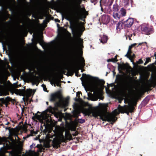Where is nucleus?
Segmentation results:
<instances>
[{
	"mask_svg": "<svg viewBox=\"0 0 156 156\" xmlns=\"http://www.w3.org/2000/svg\"><path fill=\"white\" fill-rule=\"evenodd\" d=\"M66 109H64V111L65 112L66 111Z\"/></svg>",
	"mask_w": 156,
	"mask_h": 156,
	"instance_id": "a18cd8bd",
	"label": "nucleus"
},
{
	"mask_svg": "<svg viewBox=\"0 0 156 156\" xmlns=\"http://www.w3.org/2000/svg\"><path fill=\"white\" fill-rule=\"evenodd\" d=\"M117 56L116 55V56H115L114 58H115L117 59Z\"/></svg>",
	"mask_w": 156,
	"mask_h": 156,
	"instance_id": "37998d69",
	"label": "nucleus"
},
{
	"mask_svg": "<svg viewBox=\"0 0 156 156\" xmlns=\"http://www.w3.org/2000/svg\"><path fill=\"white\" fill-rule=\"evenodd\" d=\"M77 66L80 68H83L85 65L84 63V60L83 58L80 57V62L77 64Z\"/></svg>",
	"mask_w": 156,
	"mask_h": 156,
	"instance_id": "1a4fd4ad",
	"label": "nucleus"
},
{
	"mask_svg": "<svg viewBox=\"0 0 156 156\" xmlns=\"http://www.w3.org/2000/svg\"><path fill=\"white\" fill-rule=\"evenodd\" d=\"M113 8L114 12H117L119 10V6L116 4L114 5Z\"/></svg>",
	"mask_w": 156,
	"mask_h": 156,
	"instance_id": "f3484780",
	"label": "nucleus"
},
{
	"mask_svg": "<svg viewBox=\"0 0 156 156\" xmlns=\"http://www.w3.org/2000/svg\"><path fill=\"white\" fill-rule=\"evenodd\" d=\"M20 2L21 4H24L26 3V0H20Z\"/></svg>",
	"mask_w": 156,
	"mask_h": 156,
	"instance_id": "c756f323",
	"label": "nucleus"
},
{
	"mask_svg": "<svg viewBox=\"0 0 156 156\" xmlns=\"http://www.w3.org/2000/svg\"><path fill=\"white\" fill-rule=\"evenodd\" d=\"M136 45V43H134L133 44H131L129 46L128 48V50H129V51H130V50L131 48H132V47L135 46Z\"/></svg>",
	"mask_w": 156,
	"mask_h": 156,
	"instance_id": "393cba45",
	"label": "nucleus"
},
{
	"mask_svg": "<svg viewBox=\"0 0 156 156\" xmlns=\"http://www.w3.org/2000/svg\"><path fill=\"white\" fill-rule=\"evenodd\" d=\"M102 20L105 23H107L109 22L110 19L108 16H105L102 17Z\"/></svg>",
	"mask_w": 156,
	"mask_h": 156,
	"instance_id": "4468645a",
	"label": "nucleus"
},
{
	"mask_svg": "<svg viewBox=\"0 0 156 156\" xmlns=\"http://www.w3.org/2000/svg\"><path fill=\"white\" fill-rule=\"evenodd\" d=\"M57 98L59 99V101L56 103L57 106L64 108L67 105L68 101V99L62 98L61 95L59 93H56L51 95V101H54Z\"/></svg>",
	"mask_w": 156,
	"mask_h": 156,
	"instance_id": "39448f33",
	"label": "nucleus"
},
{
	"mask_svg": "<svg viewBox=\"0 0 156 156\" xmlns=\"http://www.w3.org/2000/svg\"><path fill=\"white\" fill-rule=\"evenodd\" d=\"M78 122L80 123H83L85 122V120L81 119H79L78 121Z\"/></svg>",
	"mask_w": 156,
	"mask_h": 156,
	"instance_id": "a878e982",
	"label": "nucleus"
},
{
	"mask_svg": "<svg viewBox=\"0 0 156 156\" xmlns=\"http://www.w3.org/2000/svg\"><path fill=\"white\" fill-rule=\"evenodd\" d=\"M80 112L78 110H74L73 112V117L77 118L79 115Z\"/></svg>",
	"mask_w": 156,
	"mask_h": 156,
	"instance_id": "dca6fc26",
	"label": "nucleus"
},
{
	"mask_svg": "<svg viewBox=\"0 0 156 156\" xmlns=\"http://www.w3.org/2000/svg\"><path fill=\"white\" fill-rule=\"evenodd\" d=\"M14 87H18V86L16 85V84H15L14 85Z\"/></svg>",
	"mask_w": 156,
	"mask_h": 156,
	"instance_id": "ea45409f",
	"label": "nucleus"
},
{
	"mask_svg": "<svg viewBox=\"0 0 156 156\" xmlns=\"http://www.w3.org/2000/svg\"><path fill=\"white\" fill-rule=\"evenodd\" d=\"M83 40L82 39L78 38L77 41V46L79 49H81L83 48Z\"/></svg>",
	"mask_w": 156,
	"mask_h": 156,
	"instance_id": "9b49d317",
	"label": "nucleus"
},
{
	"mask_svg": "<svg viewBox=\"0 0 156 156\" xmlns=\"http://www.w3.org/2000/svg\"><path fill=\"white\" fill-rule=\"evenodd\" d=\"M118 68L120 70H126L127 72L130 68V67L127 64H118Z\"/></svg>",
	"mask_w": 156,
	"mask_h": 156,
	"instance_id": "0eeeda50",
	"label": "nucleus"
},
{
	"mask_svg": "<svg viewBox=\"0 0 156 156\" xmlns=\"http://www.w3.org/2000/svg\"><path fill=\"white\" fill-rule=\"evenodd\" d=\"M53 81L58 86H60L59 80L55 79H54L53 80Z\"/></svg>",
	"mask_w": 156,
	"mask_h": 156,
	"instance_id": "412c9836",
	"label": "nucleus"
},
{
	"mask_svg": "<svg viewBox=\"0 0 156 156\" xmlns=\"http://www.w3.org/2000/svg\"><path fill=\"white\" fill-rule=\"evenodd\" d=\"M64 130V128L63 127L59 126H55L54 131L56 136V144H58L60 142H63L66 139H70L71 136L68 130L65 131V136H64L63 133Z\"/></svg>",
	"mask_w": 156,
	"mask_h": 156,
	"instance_id": "7ed1b4c3",
	"label": "nucleus"
},
{
	"mask_svg": "<svg viewBox=\"0 0 156 156\" xmlns=\"http://www.w3.org/2000/svg\"><path fill=\"white\" fill-rule=\"evenodd\" d=\"M123 100V99H122L121 100H119V103H121V100Z\"/></svg>",
	"mask_w": 156,
	"mask_h": 156,
	"instance_id": "58836bf2",
	"label": "nucleus"
},
{
	"mask_svg": "<svg viewBox=\"0 0 156 156\" xmlns=\"http://www.w3.org/2000/svg\"><path fill=\"white\" fill-rule=\"evenodd\" d=\"M5 100L6 101H9L10 100V98L9 97H7L5 98Z\"/></svg>",
	"mask_w": 156,
	"mask_h": 156,
	"instance_id": "473e14b6",
	"label": "nucleus"
},
{
	"mask_svg": "<svg viewBox=\"0 0 156 156\" xmlns=\"http://www.w3.org/2000/svg\"><path fill=\"white\" fill-rule=\"evenodd\" d=\"M46 103L47 105H48V102H46Z\"/></svg>",
	"mask_w": 156,
	"mask_h": 156,
	"instance_id": "c03bdc74",
	"label": "nucleus"
},
{
	"mask_svg": "<svg viewBox=\"0 0 156 156\" xmlns=\"http://www.w3.org/2000/svg\"><path fill=\"white\" fill-rule=\"evenodd\" d=\"M134 56H135V55L134 54H133V55H131L130 54V60H131V62H132V61L131 60V59H132L134 57Z\"/></svg>",
	"mask_w": 156,
	"mask_h": 156,
	"instance_id": "2f4dec72",
	"label": "nucleus"
},
{
	"mask_svg": "<svg viewBox=\"0 0 156 156\" xmlns=\"http://www.w3.org/2000/svg\"><path fill=\"white\" fill-rule=\"evenodd\" d=\"M122 16H124L126 14V12L125 10L123 8H122L120 10Z\"/></svg>",
	"mask_w": 156,
	"mask_h": 156,
	"instance_id": "a211bd4d",
	"label": "nucleus"
},
{
	"mask_svg": "<svg viewBox=\"0 0 156 156\" xmlns=\"http://www.w3.org/2000/svg\"><path fill=\"white\" fill-rule=\"evenodd\" d=\"M143 62V61L141 60V59H140L139 60L137 61V63L138 64H142Z\"/></svg>",
	"mask_w": 156,
	"mask_h": 156,
	"instance_id": "c85d7f7f",
	"label": "nucleus"
},
{
	"mask_svg": "<svg viewBox=\"0 0 156 156\" xmlns=\"http://www.w3.org/2000/svg\"><path fill=\"white\" fill-rule=\"evenodd\" d=\"M133 23V18H130L126 20V25L128 27H130Z\"/></svg>",
	"mask_w": 156,
	"mask_h": 156,
	"instance_id": "f8f14e48",
	"label": "nucleus"
},
{
	"mask_svg": "<svg viewBox=\"0 0 156 156\" xmlns=\"http://www.w3.org/2000/svg\"><path fill=\"white\" fill-rule=\"evenodd\" d=\"M117 61L116 58H114L111 59H109L107 60L108 62H115Z\"/></svg>",
	"mask_w": 156,
	"mask_h": 156,
	"instance_id": "aec40b11",
	"label": "nucleus"
},
{
	"mask_svg": "<svg viewBox=\"0 0 156 156\" xmlns=\"http://www.w3.org/2000/svg\"><path fill=\"white\" fill-rule=\"evenodd\" d=\"M1 95H2V94H0V96H1Z\"/></svg>",
	"mask_w": 156,
	"mask_h": 156,
	"instance_id": "49530a36",
	"label": "nucleus"
},
{
	"mask_svg": "<svg viewBox=\"0 0 156 156\" xmlns=\"http://www.w3.org/2000/svg\"><path fill=\"white\" fill-rule=\"evenodd\" d=\"M30 0L31 1V0Z\"/></svg>",
	"mask_w": 156,
	"mask_h": 156,
	"instance_id": "603ef678",
	"label": "nucleus"
},
{
	"mask_svg": "<svg viewBox=\"0 0 156 156\" xmlns=\"http://www.w3.org/2000/svg\"><path fill=\"white\" fill-rule=\"evenodd\" d=\"M31 133H32V131H31Z\"/></svg>",
	"mask_w": 156,
	"mask_h": 156,
	"instance_id": "3c124183",
	"label": "nucleus"
},
{
	"mask_svg": "<svg viewBox=\"0 0 156 156\" xmlns=\"http://www.w3.org/2000/svg\"><path fill=\"white\" fill-rule=\"evenodd\" d=\"M83 105L88 106V108H83L82 109V113L85 115H90L91 113L95 117L99 116L103 120H107L110 122L112 124L117 119L115 116L120 112L121 113H126L128 115L129 112H132L134 109L133 106L128 102V105H124L121 106L119 105L118 109L115 110L111 114H109L106 111V108L107 104L99 103L98 106L93 107L87 102H84Z\"/></svg>",
	"mask_w": 156,
	"mask_h": 156,
	"instance_id": "f257e3e1",
	"label": "nucleus"
},
{
	"mask_svg": "<svg viewBox=\"0 0 156 156\" xmlns=\"http://www.w3.org/2000/svg\"><path fill=\"white\" fill-rule=\"evenodd\" d=\"M113 17L116 19H119L121 17L120 15H119L118 13L116 12H114L113 14Z\"/></svg>",
	"mask_w": 156,
	"mask_h": 156,
	"instance_id": "2eb2a0df",
	"label": "nucleus"
},
{
	"mask_svg": "<svg viewBox=\"0 0 156 156\" xmlns=\"http://www.w3.org/2000/svg\"><path fill=\"white\" fill-rule=\"evenodd\" d=\"M35 79L36 80V82L38 81V78L37 77H35L34 78V80Z\"/></svg>",
	"mask_w": 156,
	"mask_h": 156,
	"instance_id": "f704fd0d",
	"label": "nucleus"
},
{
	"mask_svg": "<svg viewBox=\"0 0 156 156\" xmlns=\"http://www.w3.org/2000/svg\"><path fill=\"white\" fill-rule=\"evenodd\" d=\"M44 23H42V24H40V27L41 28H43L45 27V26L44 25Z\"/></svg>",
	"mask_w": 156,
	"mask_h": 156,
	"instance_id": "7c9ffc66",
	"label": "nucleus"
},
{
	"mask_svg": "<svg viewBox=\"0 0 156 156\" xmlns=\"http://www.w3.org/2000/svg\"><path fill=\"white\" fill-rule=\"evenodd\" d=\"M124 102L125 103V100H124Z\"/></svg>",
	"mask_w": 156,
	"mask_h": 156,
	"instance_id": "de8ad7c7",
	"label": "nucleus"
},
{
	"mask_svg": "<svg viewBox=\"0 0 156 156\" xmlns=\"http://www.w3.org/2000/svg\"><path fill=\"white\" fill-rule=\"evenodd\" d=\"M36 153L34 151H32L31 150L29 151L28 152H27L26 153L23 154L22 156H35Z\"/></svg>",
	"mask_w": 156,
	"mask_h": 156,
	"instance_id": "9d476101",
	"label": "nucleus"
},
{
	"mask_svg": "<svg viewBox=\"0 0 156 156\" xmlns=\"http://www.w3.org/2000/svg\"><path fill=\"white\" fill-rule=\"evenodd\" d=\"M34 117H35L40 122H43L44 121L47 122H49V121L48 119L49 117L43 114L37 115V114H36L34 116L32 117L33 118Z\"/></svg>",
	"mask_w": 156,
	"mask_h": 156,
	"instance_id": "423d86ee",
	"label": "nucleus"
},
{
	"mask_svg": "<svg viewBox=\"0 0 156 156\" xmlns=\"http://www.w3.org/2000/svg\"><path fill=\"white\" fill-rule=\"evenodd\" d=\"M66 116H67L68 119H70L71 117V115L69 114H67L66 115Z\"/></svg>",
	"mask_w": 156,
	"mask_h": 156,
	"instance_id": "72a5a7b5",
	"label": "nucleus"
},
{
	"mask_svg": "<svg viewBox=\"0 0 156 156\" xmlns=\"http://www.w3.org/2000/svg\"><path fill=\"white\" fill-rule=\"evenodd\" d=\"M131 53V51H129V50H128L126 54L125 55V56L128 58L129 59H130V56Z\"/></svg>",
	"mask_w": 156,
	"mask_h": 156,
	"instance_id": "4be33fe9",
	"label": "nucleus"
},
{
	"mask_svg": "<svg viewBox=\"0 0 156 156\" xmlns=\"http://www.w3.org/2000/svg\"><path fill=\"white\" fill-rule=\"evenodd\" d=\"M76 76H77V74L76 73Z\"/></svg>",
	"mask_w": 156,
	"mask_h": 156,
	"instance_id": "09e8293b",
	"label": "nucleus"
},
{
	"mask_svg": "<svg viewBox=\"0 0 156 156\" xmlns=\"http://www.w3.org/2000/svg\"><path fill=\"white\" fill-rule=\"evenodd\" d=\"M90 83L92 91L95 94H98L102 88V84L98 78L94 77L91 78Z\"/></svg>",
	"mask_w": 156,
	"mask_h": 156,
	"instance_id": "20e7f679",
	"label": "nucleus"
},
{
	"mask_svg": "<svg viewBox=\"0 0 156 156\" xmlns=\"http://www.w3.org/2000/svg\"><path fill=\"white\" fill-rule=\"evenodd\" d=\"M35 145V144H33L32 145H31L30 146V147L31 148L32 147H33Z\"/></svg>",
	"mask_w": 156,
	"mask_h": 156,
	"instance_id": "c9c22d12",
	"label": "nucleus"
},
{
	"mask_svg": "<svg viewBox=\"0 0 156 156\" xmlns=\"http://www.w3.org/2000/svg\"><path fill=\"white\" fill-rule=\"evenodd\" d=\"M98 98L97 97L92 96L90 98V100L92 101H95L98 100Z\"/></svg>",
	"mask_w": 156,
	"mask_h": 156,
	"instance_id": "5701e85b",
	"label": "nucleus"
},
{
	"mask_svg": "<svg viewBox=\"0 0 156 156\" xmlns=\"http://www.w3.org/2000/svg\"><path fill=\"white\" fill-rule=\"evenodd\" d=\"M79 30H81V31H83L84 30V29L83 27L81 25L79 28Z\"/></svg>",
	"mask_w": 156,
	"mask_h": 156,
	"instance_id": "bb28decb",
	"label": "nucleus"
},
{
	"mask_svg": "<svg viewBox=\"0 0 156 156\" xmlns=\"http://www.w3.org/2000/svg\"><path fill=\"white\" fill-rule=\"evenodd\" d=\"M32 90L31 89H27L26 90H23L21 93L23 95H25L26 98H28L31 95L32 93Z\"/></svg>",
	"mask_w": 156,
	"mask_h": 156,
	"instance_id": "6e6552de",
	"label": "nucleus"
},
{
	"mask_svg": "<svg viewBox=\"0 0 156 156\" xmlns=\"http://www.w3.org/2000/svg\"><path fill=\"white\" fill-rule=\"evenodd\" d=\"M147 63H146V62H145V63H144V65H145Z\"/></svg>",
	"mask_w": 156,
	"mask_h": 156,
	"instance_id": "79ce46f5",
	"label": "nucleus"
},
{
	"mask_svg": "<svg viewBox=\"0 0 156 156\" xmlns=\"http://www.w3.org/2000/svg\"><path fill=\"white\" fill-rule=\"evenodd\" d=\"M55 22H59V21L58 19H55Z\"/></svg>",
	"mask_w": 156,
	"mask_h": 156,
	"instance_id": "e433bc0d",
	"label": "nucleus"
},
{
	"mask_svg": "<svg viewBox=\"0 0 156 156\" xmlns=\"http://www.w3.org/2000/svg\"><path fill=\"white\" fill-rule=\"evenodd\" d=\"M122 27V25L120 22H118L117 24L116 27V29L117 30H120Z\"/></svg>",
	"mask_w": 156,
	"mask_h": 156,
	"instance_id": "6ab92c4d",
	"label": "nucleus"
},
{
	"mask_svg": "<svg viewBox=\"0 0 156 156\" xmlns=\"http://www.w3.org/2000/svg\"><path fill=\"white\" fill-rule=\"evenodd\" d=\"M76 76H77V74L76 73Z\"/></svg>",
	"mask_w": 156,
	"mask_h": 156,
	"instance_id": "8fccbe9b",
	"label": "nucleus"
},
{
	"mask_svg": "<svg viewBox=\"0 0 156 156\" xmlns=\"http://www.w3.org/2000/svg\"><path fill=\"white\" fill-rule=\"evenodd\" d=\"M12 156H20L19 153L16 151H14L12 153Z\"/></svg>",
	"mask_w": 156,
	"mask_h": 156,
	"instance_id": "b1692460",
	"label": "nucleus"
},
{
	"mask_svg": "<svg viewBox=\"0 0 156 156\" xmlns=\"http://www.w3.org/2000/svg\"><path fill=\"white\" fill-rule=\"evenodd\" d=\"M151 59L150 58H146V63H148L150 62Z\"/></svg>",
	"mask_w": 156,
	"mask_h": 156,
	"instance_id": "cd10ccee",
	"label": "nucleus"
},
{
	"mask_svg": "<svg viewBox=\"0 0 156 156\" xmlns=\"http://www.w3.org/2000/svg\"><path fill=\"white\" fill-rule=\"evenodd\" d=\"M72 131H73V130H74V128H73V129H72L71 130Z\"/></svg>",
	"mask_w": 156,
	"mask_h": 156,
	"instance_id": "a19ab883",
	"label": "nucleus"
},
{
	"mask_svg": "<svg viewBox=\"0 0 156 156\" xmlns=\"http://www.w3.org/2000/svg\"><path fill=\"white\" fill-rule=\"evenodd\" d=\"M15 139L16 140V138H17V139H18L19 138L18 137V136H17V135H15Z\"/></svg>",
	"mask_w": 156,
	"mask_h": 156,
	"instance_id": "4c0bfd02",
	"label": "nucleus"
},
{
	"mask_svg": "<svg viewBox=\"0 0 156 156\" xmlns=\"http://www.w3.org/2000/svg\"><path fill=\"white\" fill-rule=\"evenodd\" d=\"M108 40L107 37L105 35H103L100 39L101 42L104 44L106 43Z\"/></svg>",
	"mask_w": 156,
	"mask_h": 156,
	"instance_id": "ddd939ff",
	"label": "nucleus"
},
{
	"mask_svg": "<svg viewBox=\"0 0 156 156\" xmlns=\"http://www.w3.org/2000/svg\"><path fill=\"white\" fill-rule=\"evenodd\" d=\"M87 15V12L83 8H81L76 12L73 15L68 13L64 15L65 19L69 21L71 24L77 25L79 24L78 20L80 19L83 20V19L86 17Z\"/></svg>",
	"mask_w": 156,
	"mask_h": 156,
	"instance_id": "f03ea898",
	"label": "nucleus"
}]
</instances>
